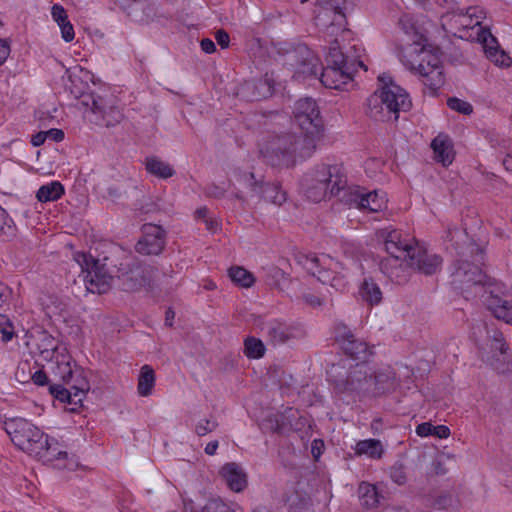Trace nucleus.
I'll return each mask as SVG.
<instances>
[{
    "instance_id": "obj_45",
    "label": "nucleus",
    "mask_w": 512,
    "mask_h": 512,
    "mask_svg": "<svg viewBox=\"0 0 512 512\" xmlns=\"http://www.w3.org/2000/svg\"><path fill=\"white\" fill-rule=\"evenodd\" d=\"M391 480L397 485H404L407 480V471L402 463H395L389 472Z\"/></svg>"
},
{
    "instance_id": "obj_35",
    "label": "nucleus",
    "mask_w": 512,
    "mask_h": 512,
    "mask_svg": "<svg viewBox=\"0 0 512 512\" xmlns=\"http://www.w3.org/2000/svg\"><path fill=\"white\" fill-rule=\"evenodd\" d=\"M64 193L63 185L58 181H52L42 185L36 194L40 202H51L58 200Z\"/></svg>"
},
{
    "instance_id": "obj_52",
    "label": "nucleus",
    "mask_w": 512,
    "mask_h": 512,
    "mask_svg": "<svg viewBox=\"0 0 512 512\" xmlns=\"http://www.w3.org/2000/svg\"><path fill=\"white\" fill-rule=\"evenodd\" d=\"M10 54V45L7 40L0 38V65H2Z\"/></svg>"
},
{
    "instance_id": "obj_61",
    "label": "nucleus",
    "mask_w": 512,
    "mask_h": 512,
    "mask_svg": "<svg viewBox=\"0 0 512 512\" xmlns=\"http://www.w3.org/2000/svg\"><path fill=\"white\" fill-rule=\"evenodd\" d=\"M503 165L506 170L512 172V153L506 155V157L503 159Z\"/></svg>"
},
{
    "instance_id": "obj_27",
    "label": "nucleus",
    "mask_w": 512,
    "mask_h": 512,
    "mask_svg": "<svg viewBox=\"0 0 512 512\" xmlns=\"http://www.w3.org/2000/svg\"><path fill=\"white\" fill-rule=\"evenodd\" d=\"M241 93L250 100H259L272 93V87L267 80L249 81L242 88Z\"/></svg>"
},
{
    "instance_id": "obj_37",
    "label": "nucleus",
    "mask_w": 512,
    "mask_h": 512,
    "mask_svg": "<svg viewBox=\"0 0 512 512\" xmlns=\"http://www.w3.org/2000/svg\"><path fill=\"white\" fill-rule=\"evenodd\" d=\"M228 275L235 284L243 288H249L255 282L253 274L240 266L231 267L228 270Z\"/></svg>"
},
{
    "instance_id": "obj_57",
    "label": "nucleus",
    "mask_w": 512,
    "mask_h": 512,
    "mask_svg": "<svg viewBox=\"0 0 512 512\" xmlns=\"http://www.w3.org/2000/svg\"><path fill=\"white\" fill-rule=\"evenodd\" d=\"M303 298L306 303L312 306H320L322 304V300L318 296L312 295L310 293L304 294Z\"/></svg>"
},
{
    "instance_id": "obj_33",
    "label": "nucleus",
    "mask_w": 512,
    "mask_h": 512,
    "mask_svg": "<svg viewBox=\"0 0 512 512\" xmlns=\"http://www.w3.org/2000/svg\"><path fill=\"white\" fill-rule=\"evenodd\" d=\"M146 170L155 177L168 179L175 174L173 167L157 157H148L145 160Z\"/></svg>"
},
{
    "instance_id": "obj_59",
    "label": "nucleus",
    "mask_w": 512,
    "mask_h": 512,
    "mask_svg": "<svg viewBox=\"0 0 512 512\" xmlns=\"http://www.w3.org/2000/svg\"><path fill=\"white\" fill-rule=\"evenodd\" d=\"M46 139H47V137H46L45 131H41L32 137L31 142H32L33 146L37 147V146L42 145Z\"/></svg>"
},
{
    "instance_id": "obj_56",
    "label": "nucleus",
    "mask_w": 512,
    "mask_h": 512,
    "mask_svg": "<svg viewBox=\"0 0 512 512\" xmlns=\"http://www.w3.org/2000/svg\"><path fill=\"white\" fill-rule=\"evenodd\" d=\"M200 46H201V49L205 53H208V54L213 53L216 50V46H215L214 42L209 38L202 39L200 42Z\"/></svg>"
},
{
    "instance_id": "obj_17",
    "label": "nucleus",
    "mask_w": 512,
    "mask_h": 512,
    "mask_svg": "<svg viewBox=\"0 0 512 512\" xmlns=\"http://www.w3.org/2000/svg\"><path fill=\"white\" fill-rule=\"evenodd\" d=\"M477 41L481 43L483 50L495 65L508 67L511 64L510 57L501 49H499L496 38L487 29H478Z\"/></svg>"
},
{
    "instance_id": "obj_28",
    "label": "nucleus",
    "mask_w": 512,
    "mask_h": 512,
    "mask_svg": "<svg viewBox=\"0 0 512 512\" xmlns=\"http://www.w3.org/2000/svg\"><path fill=\"white\" fill-rule=\"evenodd\" d=\"M37 346L40 356L45 361H54V357L58 355V350L60 348H66L63 344H60L58 340H56L47 332L40 334Z\"/></svg>"
},
{
    "instance_id": "obj_21",
    "label": "nucleus",
    "mask_w": 512,
    "mask_h": 512,
    "mask_svg": "<svg viewBox=\"0 0 512 512\" xmlns=\"http://www.w3.org/2000/svg\"><path fill=\"white\" fill-rule=\"evenodd\" d=\"M52 366V371L56 377L61 379L64 383H70L73 379L75 369H78L72 361L71 356L67 352V348H60L58 355L54 357V361H49Z\"/></svg>"
},
{
    "instance_id": "obj_44",
    "label": "nucleus",
    "mask_w": 512,
    "mask_h": 512,
    "mask_svg": "<svg viewBox=\"0 0 512 512\" xmlns=\"http://www.w3.org/2000/svg\"><path fill=\"white\" fill-rule=\"evenodd\" d=\"M50 392L51 394L57 398L58 400L62 402H67L69 404L78 405L79 403L74 402L73 398V392L71 388H65L61 385H51L50 386Z\"/></svg>"
},
{
    "instance_id": "obj_51",
    "label": "nucleus",
    "mask_w": 512,
    "mask_h": 512,
    "mask_svg": "<svg viewBox=\"0 0 512 512\" xmlns=\"http://www.w3.org/2000/svg\"><path fill=\"white\" fill-rule=\"evenodd\" d=\"M215 39L217 43L221 46V48H227L229 46L230 38L226 31L218 30L215 33Z\"/></svg>"
},
{
    "instance_id": "obj_1",
    "label": "nucleus",
    "mask_w": 512,
    "mask_h": 512,
    "mask_svg": "<svg viewBox=\"0 0 512 512\" xmlns=\"http://www.w3.org/2000/svg\"><path fill=\"white\" fill-rule=\"evenodd\" d=\"M294 121L301 130V136H283L276 138L261 152L266 157L273 154L279 157L286 154H299L309 157L316 149L317 143L323 137L324 123L316 101L312 98L299 99L293 110Z\"/></svg>"
},
{
    "instance_id": "obj_9",
    "label": "nucleus",
    "mask_w": 512,
    "mask_h": 512,
    "mask_svg": "<svg viewBox=\"0 0 512 512\" xmlns=\"http://www.w3.org/2000/svg\"><path fill=\"white\" fill-rule=\"evenodd\" d=\"M377 238L383 243L388 254L395 260L405 262L417 243L413 238L404 235L401 231L384 228L377 232Z\"/></svg>"
},
{
    "instance_id": "obj_46",
    "label": "nucleus",
    "mask_w": 512,
    "mask_h": 512,
    "mask_svg": "<svg viewBox=\"0 0 512 512\" xmlns=\"http://www.w3.org/2000/svg\"><path fill=\"white\" fill-rule=\"evenodd\" d=\"M200 512H237L220 499H211L206 502Z\"/></svg>"
},
{
    "instance_id": "obj_54",
    "label": "nucleus",
    "mask_w": 512,
    "mask_h": 512,
    "mask_svg": "<svg viewBox=\"0 0 512 512\" xmlns=\"http://www.w3.org/2000/svg\"><path fill=\"white\" fill-rule=\"evenodd\" d=\"M432 435L444 439L449 437L450 435V429L445 425H438L434 426V430L432 431Z\"/></svg>"
},
{
    "instance_id": "obj_58",
    "label": "nucleus",
    "mask_w": 512,
    "mask_h": 512,
    "mask_svg": "<svg viewBox=\"0 0 512 512\" xmlns=\"http://www.w3.org/2000/svg\"><path fill=\"white\" fill-rule=\"evenodd\" d=\"M218 447H219V442L217 440H214V441L207 443L204 451L207 455L213 456L216 454Z\"/></svg>"
},
{
    "instance_id": "obj_48",
    "label": "nucleus",
    "mask_w": 512,
    "mask_h": 512,
    "mask_svg": "<svg viewBox=\"0 0 512 512\" xmlns=\"http://www.w3.org/2000/svg\"><path fill=\"white\" fill-rule=\"evenodd\" d=\"M0 334L3 342L10 341L14 336V329L5 315L0 314Z\"/></svg>"
},
{
    "instance_id": "obj_47",
    "label": "nucleus",
    "mask_w": 512,
    "mask_h": 512,
    "mask_svg": "<svg viewBox=\"0 0 512 512\" xmlns=\"http://www.w3.org/2000/svg\"><path fill=\"white\" fill-rule=\"evenodd\" d=\"M450 109L460 112L462 114L468 115L473 111L472 105L467 101L458 99V98H450L447 102Z\"/></svg>"
},
{
    "instance_id": "obj_50",
    "label": "nucleus",
    "mask_w": 512,
    "mask_h": 512,
    "mask_svg": "<svg viewBox=\"0 0 512 512\" xmlns=\"http://www.w3.org/2000/svg\"><path fill=\"white\" fill-rule=\"evenodd\" d=\"M434 430V426L429 422L421 423L416 428V433L420 437H427L432 435V431Z\"/></svg>"
},
{
    "instance_id": "obj_13",
    "label": "nucleus",
    "mask_w": 512,
    "mask_h": 512,
    "mask_svg": "<svg viewBox=\"0 0 512 512\" xmlns=\"http://www.w3.org/2000/svg\"><path fill=\"white\" fill-rule=\"evenodd\" d=\"M484 18L485 12L482 8L471 6L468 7L465 12L463 10H459L458 12L453 13L451 17L449 15L443 16L442 26L445 27L448 24L447 20L449 19L450 21H453L454 24L459 25L463 30L476 29L473 37L477 40V31L478 29H483L481 24ZM470 36H472V34Z\"/></svg>"
},
{
    "instance_id": "obj_29",
    "label": "nucleus",
    "mask_w": 512,
    "mask_h": 512,
    "mask_svg": "<svg viewBox=\"0 0 512 512\" xmlns=\"http://www.w3.org/2000/svg\"><path fill=\"white\" fill-rule=\"evenodd\" d=\"M357 456H367L371 459H380L384 453V448L378 439L360 440L354 447Z\"/></svg>"
},
{
    "instance_id": "obj_63",
    "label": "nucleus",
    "mask_w": 512,
    "mask_h": 512,
    "mask_svg": "<svg viewBox=\"0 0 512 512\" xmlns=\"http://www.w3.org/2000/svg\"><path fill=\"white\" fill-rule=\"evenodd\" d=\"M174 317H175V313L169 309L166 312V318H165V323L167 326H172Z\"/></svg>"
},
{
    "instance_id": "obj_2",
    "label": "nucleus",
    "mask_w": 512,
    "mask_h": 512,
    "mask_svg": "<svg viewBox=\"0 0 512 512\" xmlns=\"http://www.w3.org/2000/svg\"><path fill=\"white\" fill-rule=\"evenodd\" d=\"M412 41L401 48L399 57L403 65L421 77L425 86L435 92L444 84L440 53L427 44L426 38L411 27L405 31Z\"/></svg>"
},
{
    "instance_id": "obj_15",
    "label": "nucleus",
    "mask_w": 512,
    "mask_h": 512,
    "mask_svg": "<svg viewBox=\"0 0 512 512\" xmlns=\"http://www.w3.org/2000/svg\"><path fill=\"white\" fill-rule=\"evenodd\" d=\"M352 67L327 65L320 77L321 83L330 89H346L353 85Z\"/></svg>"
},
{
    "instance_id": "obj_22",
    "label": "nucleus",
    "mask_w": 512,
    "mask_h": 512,
    "mask_svg": "<svg viewBox=\"0 0 512 512\" xmlns=\"http://www.w3.org/2000/svg\"><path fill=\"white\" fill-rule=\"evenodd\" d=\"M455 281L462 283L467 288L471 285H486V275L481 269L468 262L462 263L455 272Z\"/></svg>"
},
{
    "instance_id": "obj_24",
    "label": "nucleus",
    "mask_w": 512,
    "mask_h": 512,
    "mask_svg": "<svg viewBox=\"0 0 512 512\" xmlns=\"http://www.w3.org/2000/svg\"><path fill=\"white\" fill-rule=\"evenodd\" d=\"M431 147L436 161L442 163L443 166H448L453 162V145L447 135L439 134L436 136L431 143Z\"/></svg>"
},
{
    "instance_id": "obj_8",
    "label": "nucleus",
    "mask_w": 512,
    "mask_h": 512,
    "mask_svg": "<svg viewBox=\"0 0 512 512\" xmlns=\"http://www.w3.org/2000/svg\"><path fill=\"white\" fill-rule=\"evenodd\" d=\"M335 388L338 393L346 395L379 393L386 389L379 377L368 375L367 366L363 364H358L345 380L337 381Z\"/></svg>"
},
{
    "instance_id": "obj_26",
    "label": "nucleus",
    "mask_w": 512,
    "mask_h": 512,
    "mask_svg": "<svg viewBox=\"0 0 512 512\" xmlns=\"http://www.w3.org/2000/svg\"><path fill=\"white\" fill-rule=\"evenodd\" d=\"M51 16L60 28L62 39L65 42L73 41L75 37L74 28L68 19V15L64 7L58 3L54 4L51 7Z\"/></svg>"
},
{
    "instance_id": "obj_10",
    "label": "nucleus",
    "mask_w": 512,
    "mask_h": 512,
    "mask_svg": "<svg viewBox=\"0 0 512 512\" xmlns=\"http://www.w3.org/2000/svg\"><path fill=\"white\" fill-rule=\"evenodd\" d=\"M490 339V351L483 355V361L498 374L511 372L512 359L509 353V346L505 342L503 334L499 331H494Z\"/></svg>"
},
{
    "instance_id": "obj_30",
    "label": "nucleus",
    "mask_w": 512,
    "mask_h": 512,
    "mask_svg": "<svg viewBox=\"0 0 512 512\" xmlns=\"http://www.w3.org/2000/svg\"><path fill=\"white\" fill-rule=\"evenodd\" d=\"M486 302L488 308L496 318L501 319L508 324H512V306L508 301L491 295Z\"/></svg>"
},
{
    "instance_id": "obj_41",
    "label": "nucleus",
    "mask_w": 512,
    "mask_h": 512,
    "mask_svg": "<svg viewBox=\"0 0 512 512\" xmlns=\"http://www.w3.org/2000/svg\"><path fill=\"white\" fill-rule=\"evenodd\" d=\"M348 2L349 0H318V3L321 7L327 11H333L336 15H338L339 20H337V22L340 25L341 20L344 18V10L346 9Z\"/></svg>"
},
{
    "instance_id": "obj_39",
    "label": "nucleus",
    "mask_w": 512,
    "mask_h": 512,
    "mask_svg": "<svg viewBox=\"0 0 512 512\" xmlns=\"http://www.w3.org/2000/svg\"><path fill=\"white\" fill-rule=\"evenodd\" d=\"M327 65H335L342 67H352V65L347 61L346 57L340 50L339 44L337 41H334L330 48L329 52L326 56Z\"/></svg>"
},
{
    "instance_id": "obj_42",
    "label": "nucleus",
    "mask_w": 512,
    "mask_h": 512,
    "mask_svg": "<svg viewBox=\"0 0 512 512\" xmlns=\"http://www.w3.org/2000/svg\"><path fill=\"white\" fill-rule=\"evenodd\" d=\"M267 333L275 343H284L289 338V332L285 325L280 323L271 324Z\"/></svg>"
},
{
    "instance_id": "obj_32",
    "label": "nucleus",
    "mask_w": 512,
    "mask_h": 512,
    "mask_svg": "<svg viewBox=\"0 0 512 512\" xmlns=\"http://www.w3.org/2000/svg\"><path fill=\"white\" fill-rule=\"evenodd\" d=\"M67 384L69 385L73 392L74 402L79 403L80 405L90 389L89 382L83 375V372L79 368L75 369L73 379L70 381V383Z\"/></svg>"
},
{
    "instance_id": "obj_49",
    "label": "nucleus",
    "mask_w": 512,
    "mask_h": 512,
    "mask_svg": "<svg viewBox=\"0 0 512 512\" xmlns=\"http://www.w3.org/2000/svg\"><path fill=\"white\" fill-rule=\"evenodd\" d=\"M297 497H290L288 499L289 501V508L291 512H308L309 510V501L307 499H301L300 505L298 506L295 502Z\"/></svg>"
},
{
    "instance_id": "obj_19",
    "label": "nucleus",
    "mask_w": 512,
    "mask_h": 512,
    "mask_svg": "<svg viewBox=\"0 0 512 512\" xmlns=\"http://www.w3.org/2000/svg\"><path fill=\"white\" fill-rule=\"evenodd\" d=\"M337 340L343 351L353 359L365 361L370 354L368 345L356 339L354 334L347 331L345 327H343V333L337 335Z\"/></svg>"
},
{
    "instance_id": "obj_38",
    "label": "nucleus",
    "mask_w": 512,
    "mask_h": 512,
    "mask_svg": "<svg viewBox=\"0 0 512 512\" xmlns=\"http://www.w3.org/2000/svg\"><path fill=\"white\" fill-rule=\"evenodd\" d=\"M244 353L248 358L258 359L264 355L265 346L261 340L249 337L244 341Z\"/></svg>"
},
{
    "instance_id": "obj_20",
    "label": "nucleus",
    "mask_w": 512,
    "mask_h": 512,
    "mask_svg": "<svg viewBox=\"0 0 512 512\" xmlns=\"http://www.w3.org/2000/svg\"><path fill=\"white\" fill-rule=\"evenodd\" d=\"M351 203L355 204V206L362 210H367L369 212H378L386 208L387 199L386 194L377 191L362 193L359 190H356L351 194Z\"/></svg>"
},
{
    "instance_id": "obj_60",
    "label": "nucleus",
    "mask_w": 512,
    "mask_h": 512,
    "mask_svg": "<svg viewBox=\"0 0 512 512\" xmlns=\"http://www.w3.org/2000/svg\"><path fill=\"white\" fill-rule=\"evenodd\" d=\"M225 193V189L218 187V186H212L209 188V194L214 197H221Z\"/></svg>"
},
{
    "instance_id": "obj_6",
    "label": "nucleus",
    "mask_w": 512,
    "mask_h": 512,
    "mask_svg": "<svg viewBox=\"0 0 512 512\" xmlns=\"http://www.w3.org/2000/svg\"><path fill=\"white\" fill-rule=\"evenodd\" d=\"M298 262L303 268L323 284H329L336 290H344L348 284L347 269L328 255H302Z\"/></svg>"
},
{
    "instance_id": "obj_12",
    "label": "nucleus",
    "mask_w": 512,
    "mask_h": 512,
    "mask_svg": "<svg viewBox=\"0 0 512 512\" xmlns=\"http://www.w3.org/2000/svg\"><path fill=\"white\" fill-rule=\"evenodd\" d=\"M165 245L164 230L154 224L143 226V236L136 244V250L144 255H158Z\"/></svg>"
},
{
    "instance_id": "obj_62",
    "label": "nucleus",
    "mask_w": 512,
    "mask_h": 512,
    "mask_svg": "<svg viewBox=\"0 0 512 512\" xmlns=\"http://www.w3.org/2000/svg\"><path fill=\"white\" fill-rule=\"evenodd\" d=\"M448 502H451L450 497L441 496L440 499L435 503V505L437 506V508H443Z\"/></svg>"
},
{
    "instance_id": "obj_16",
    "label": "nucleus",
    "mask_w": 512,
    "mask_h": 512,
    "mask_svg": "<svg viewBox=\"0 0 512 512\" xmlns=\"http://www.w3.org/2000/svg\"><path fill=\"white\" fill-rule=\"evenodd\" d=\"M218 475L221 481L235 493L242 492L248 485V475L245 469L236 462L222 465Z\"/></svg>"
},
{
    "instance_id": "obj_5",
    "label": "nucleus",
    "mask_w": 512,
    "mask_h": 512,
    "mask_svg": "<svg viewBox=\"0 0 512 512\" xmlns=\"http://www.w3.org/2000/svg\"><path fill=\"white\" fill-rule=\"evenodd\" d=\"M346 187L345 170L337 164H317L307 171L301 180V189L305 197L315 203L338 195Z\"/></svg>"
},
{
    "instance_id": "obj_23",
    "label": "nucleus",
    "mask_w": 512,
    "mask_h": 512,
    "mask_svg": "<svg viewBox=\"0 0 512 512\" xmlns=\"http://www.w3.org/2000/svg\"><path fill=\"white\" fill-rule=\"evenodd\" d=\"M151 270L148 268L136 267L123 275L122 286L125 291L135 292L150 284Z\"/></svg>"
},
{
    "instance_id": "obj_43",
    "label": "nucleus",
    "mask_w": 512,
    "mask_h": 512,
    "mask_svg": "<svg viewBox=\"0 0 512 512\" xmlns=\"http://www.w3.org/2000/svg\"><path fill=\"white\" fill-rule=\"evenodd\" d=\"M15 226L6 211L0 207V237L10 238L15 235Z\"/></svg>"
},
{
    "instance_id": "obj_18",
    "label": "nucleus",
    "mask_w": 512,
    "mask_h": 512,
    "mask_svg": "<svg viewBox=\"0 0 512 512\" xmlns=\"http://www.w3.org/2000/svg\"><path fill=\"white\" fill-rule=\"evenodd\" d=\"M91 110L95 115L101 118V124L106 127L116 125L123 118L120 108L112 101H107L102 97L93 99Z\"/></svg>"
},
{
    "instance_id": "obj_31",
    "label": "nucleus",
    "mask_w": 512,
    "mask_h": 512,
    "mask_svg": "<svg viewBox=\"0 0 512 512\" xmlns=\"http://www.w3.org/2000/svg\"><path fill=\"white\" fill-rule=\"evenodd\" d=\"M359 294L369 305H378L382 301V291L372 278H365L360 285Z\"/></svg>"
},
{
    "instance_id": "obj_40",
    "label": "nucleus",
    "mask_w": 512,
    "mask_h": 512,
    "mask_svg": "<svg viewBox=\"0 0 512 512\" xmlns=\"http://www.w3.org/2000/svg\"><path fill=\"white\" fill-rule=\"evenodd\" d=\"M219 426V423L214 416L208 418L199 419L194 425V432L197 436L203 437L207 434L215 431Z\"/></svg>"
},
{
    "instance_id": "obj_7",
    "label": "nucleus",
    "mask_w": 512,
    "mask_h": 512,
    "mask_svg": "<svg viewBox=\"0 0 512 512\" xmlns=\"http://www.w3.org/2000/svg\"><path fill=\"white\" fill-rule=\"evenodd\" d=\"M74 258L81 267L83 282L88 292L103 294L110 290L112 277L98 260L81 252L76 253Z\"/></svg>"
},
{
    "instance_id": "obj_64",
    "label": "nucleus",
    "mask_w": 512,
    "mask_h": 512,
    "mask_svg": "<svg viewBox=\"0 0 512 512\" xmlns=\"http://www.w3.org/2000/svg\"><path fill=\"white\" fill-rule=\"evenodd\" d=\"M207 212H208V210L206 208H204V207L200 208V209L196 210V217L205 219Z\"/></svg>"
},
{
    "instance_id": "obj_36",
    "label": "nucleus",
    "mask_w": 512,
    "mask_h": 512,
    "mask_svg": "<svg viewBox=\"0 0 512 512\" xmlns=\"http://www.w3.org/2000/svg\"><path fill=\"white\" fill-rule=\"evenodd\" d=\"M358 495L362 504L368 508L376 507L379 503L377 488L369 483L363 482L359 485Z\"/></svg>"
},
{
    "instance_id": "obj_55",
    "label": "nucleus",
    "mask_w": 512,
    "mask_h": 512,
    "mask_svg": "<svg viewBox=\"0 0 512 512\" xmlns=\"http://www.w3.org/2000/svg\"><path fill=\"white\" fill-rule=\"evenodd\" d=\"M31 379L38 386H43L47 383V376H46L45 372H43L41 370L35 371L32 374Z\"/></svg>"
},
{
    "instance_id": "obj_14",
    "label": "nucleus",
    "mask_w": 512,
    "mask_h": 512,
    "mask_svg": "<svg viewBox=\"0 0 512 512\" xmlns=\"http://www.w3.org/2000/svg\"><path fill=\"white\" fill-rule=\"evenodd\" d=\"M405 262L425 275H432L440 269L442 259L417 244Z\"/></svg>"
},
{
    "instance_id": "obj_4",
    "label": "nucleus",
    "mask_w": 512,
    "mask_h": 512,
    "mask_svg": "<svg viewBox=\"0 0 512 512\" xmlns=\"http://www.w3.org/2000/svg\"><path fill=\"white\" fill-rule=\"evenodd\" d=\"M378 81L380 87L366 100L365 114L374 121H396L399 112L410 109L409 95L389 75H380Z\"/></svg>"
},
{
    "instance_id": "obj_25",
    "label": "nucleus",
    "mask_w": 512,
    "mask_h": 512,
    "mask_svg": "<svg viewBox=\"0 0 512 512\" xmlns=\"http://www.w3.org/2000/svg\"><path fill=\"white\" fill-rule=\"evenodd\" d=\"M299 53L302 55L301 63L296 67L293 78L297 81H305L317 74L319 60L307 49H301Z\"/></svg>"
},
{
    "instance_id": "obj_34",
    "label": "nucleus",
    "mask_w": 512,
    "mask_h": 512,
    "mask_svg": "<svg viewBox=\"0 0 512 512\" xmlns=\"http://www.w3.org/2000/svg\"><path fill=\"white\" fill-rule=\"evenodd\" d=\"M155 385V373L151 366L144 365L139 374L137 391L140 396L147 397L151 395Z\"/></svg>"
},
{
    "instance_id": "obj_11",
    "label": "nucleus",
    "mask_w": 512,
    "mask_h": 512,
    "mask_svg": "<svg viewBox=\"0 0 512 512\" xmlns=\"http://www.w3.org/2000/svg\"><path fill=\"white\" fill-rule=\"evenodd\" d=\"M239 181L249 187L255 195H261L265 201L274 205L281 206L287 200L286 192L278 184L261 185L255 181L252 173L243 174Z\"/></svg>"
},
{
    "instance_id": "obj_53",
    "label": "nucleus",
    "mask_w": 512,
    "mask_h": 512,
    "mask_svg": "<svg viewBox=\"0 0 512 512\" xmlns=\"http://www.w3.org/2000/svg\"><path fill=\"white\" fill-rule=\"evenodd\" d=\"M47 139H50L54 142H60L64 139V133L60 129H50L45 131Z\"/></svg>"
},
{
    "instance_id": "obj_3",
    "label": "nucleus",
    "mask_w": 512,
    "mask_h": 512,
    "mask_svg": "<svg viewBox=\"0 0 512 512\" xmlns=\"http://www.w3.org/2000/svg\"><path fill=\"white\" fill-rule=\"evenodd\" d=\"M5 430L15 446L38 460L61 461L68 456L64 446L57 439L50 437L26 419L13 418L6 421Z\"/></svg>"
}]
</instances>
